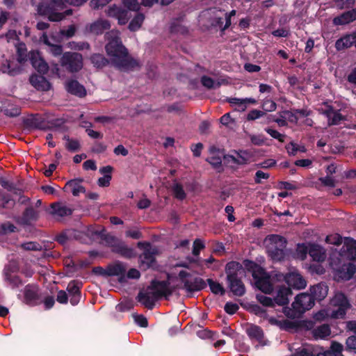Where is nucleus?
I'll use <instances>...</instances> for the list:
<instances>
[{"instance_id":"f257e3e1","label":"nucleus","mask_w":356,"mask_h":356,"mask_svg":"<svg viewBox=\"0 0 356 356\" xmlns=\"http://www.w3.org/2000/svg\"><path fill=\"white\" fill-rule=\"evenodd\" d=\"M106 51L111 63L120 70L129 71L139 66L138 62L129 56L119 37L120 32L112 30L106 33Z\"/></svg>"},{"instance_id":"f03ea898","label":"nucleus","mask_w":356,"mask_h":356,"mask_svg":"<svg viewBox=\"0 0 356 356\" xmlns=\"http://www.w3.org/2000/svg\"><path fill=\"white\" fill-rule=\"evenodd\" d=\"M175 279L170 275L167 281H152L150 286L139 293L138 301L145 307L152 309L156 300L162 297H168L174 289L181 287L179 284H175Z\"/></svg>"},{"instance_id":"7ed1b4c3","label":"nucleus","mask_w":356,"mask_h":356,"mask_svg":"<svg viewBox=\"0 0 356 356\" xmlns=\"http://www.w3.org/2000/svg\"><path fill=\"white\" fill-rule=\"evenodd\" d=\"M86 1L87 0H51L49 3H40L38 6V12L40 15L47 17L50 21L59 22L72 13L70 9L62 12L66 3L80 6Z\"/></svg>"},{"instance_id":"20e7f679","label":"nucleus","mask_w":356,"mask_h":356,"mask_svg":"<svg viewBox=\"0 0 356 356\" xmlns=\"http://www.w3.org/2000/svg\"><path fill=\"white\" fill-rule=\"evenodd\" d=\"M331 304L337 309L332 310L331 313L326 309L320 310L314 315V318L318 321H323L329 316L334 318H342L344 317L347 309L350 307L347 298L340 292L335 293L331 300Z\"/></svg>"},{"instance_id":"39448f33","label":"nucleus","mask_w":356,"mask_h":356,"mask_svg":"<svg viewBox=\"0 0 356 356\" xmlns=\"http://www.w3.org/2000/svg\"><path fill=\"white\" fill-rule=\"evenodd\" d=\"M265 245L268 256L274 261H281L285 256L286 241L279 235H270L265 239Z\"/></svg>"},{"instance_id":"423d86ee","label":"nucleus","mask_w":356,"mask_h":356,"mask_svg":"<svg viewBox=\"0 0 356 356\" xmlns=\"http://www.w3.org/2000/svg\"><path fill=\"white\" fill-rule=\"evenodd\" d=\"M238 267V264L236 262L228 263L226 266V273L227 281L232 292L237 296H242L245 292V288L241 280L237 277L235 273H232V270Z\"/></svg>"},{"instance_id":"0eeeda50","label":"nucleus","mask_w":356,"mask_h":356,"mask_svg":"<svg viewBox=\"0 0 356 356\" xmlns=\"http://www.w3.org/2000/svg\"><path fill=\"white\" fill-rule=\"evenodd\" d=\"M60 64L70 72H78L83 66L82 55L76 52H65L60 58Z\"/></svg>"},{"instance_id":"6e6552de","label":"nucleus","mask_w":356,"mask_h":356,"mask_svg":"<svg viewBox=\"0 0 356 356\" xmlns=\"http://www.w3.org/2000/svg\"><path fill=\"white\" fill-rule=\"evenodd\" d=\"M176 280L180 281L184 284L183 287L189 291H200L204 286V282L201 278L193 276L185 270L178 273Z\"/></svg>"},{"instance_id":"1a4fd4ad","label":"nucleus","mask_w":356,"mask_h":356,"mask_svg":"<svg viewBox=\"0 0 356 356\" xmlns=\"http://www.w3.org/2000/svg\"><path fill=\"white\" fill-rule=\"evenodd\" d=\"M252 277L255 281V286L260 291L266 294H270L273 287L270 280L269 275L260 267H257L252 273Z\"/></svg>"},{"instance_id":"9d476101","label":"nucleus","mask_w":356,"mask_h":356,"mask_svg":"<svg viewBox=\"0 0 356 356\" xmlns=\"http://www.w3.org/2000/svg\"><path fill=\"white\" fill-rule=\"evenodd\" d=\"M314 305V300L312 296L307 293L298 294L294 302L292 303L293 309L298 314H302L309 310Z\"/></svg>"},{"instance_id":"9b49d317","label":"nucleus","mask_w":356,"mask_h":356,"mask_svg":"<svg viewBox=\"0 0 356 356\" xmlns=\"http://www.w3.org/2000/svg\"><path fill=\"white\" fill-rule=\"evenodd\" d=\"M138 246L143 248V253L140 256V266L144 268H149L154 264V257L157 254L156 247L149 243H138Z\"/></svg>"},{"instance_id":"f8f14e48","label":"nucleus","mask_w":356,"mask_h":356,"mask_svg":"<svg viewBox=\"0 0 356 356\" xmlns=\"http://www.w3.org/2000/svg\"><path fill=\"white\" fill-rule=\"evenodd\" d=\"M106 14L108 17L115 18L120 25L126 24L130 18V15L127 10L115 4L109 6L106 10Z\"/></svg>"},{"instance_id":"ddd939ff","label":"nucleus","mask_w":356,"mask_h":356,"mask_svg":"<svg viewBox=\"0 0 356 356\" xmlns=\"http://www.w3.org/2000/svg\"><path fill=\"white\" fill-rule=\"evenodd\" d=\"M106 242L113 248V251L124 257H130L133 254V250L128 248L123 242L117 238L108 235L106 237Z\"/></svg>"},{"instance_id":"4468645a","label":"nucleus","mask_w":356,"mask_h":356,"mask_svg":"<svg viewBox=\"0 0 356 356\" xmlns=\"http://www.w3.org/2000/svg\"><path fill=\"white\" fill-rule=\"evenodd\" d=\"M225 12L220 10H209L202 13L201 15V20L203 19H209L211 20V25L213 26H218L222 30L223 29V22L225 20Z\"/></svg>"},{"instance_id":"2eb2a0df","label":"nucleus","mask_w":356,"mask_h":356,"mask_svg":"<svg viewBox=\"0 0 356 356\" xmlns=\"http://www.w3.org/2000/svg\"><path fill=\"white\" fill-rule=\"evenodd\" d=\"M305 327L308 330H312L311 333L315 340L327 339L331 334L330 327L327 324H323L313 328V323L309 321L306 323Z\"/></svg>"},{"instance_id":"dca6fc26","label":"nucleus","mask_w":356,"mask_h":356,"mask_svg":"<svg viewBox=\"0 0 356 356\" xmlns=\"http://www.w3.org/2000/svg\"><path fill=\"white\" fill-rule=\"evenodd\" d=\"M284 280L288 285L296 289H302L307 286L306 280L296 270H293L284 276Z\"/></svg>"},{"instance_id":"f3484780","label":"nucleus","mask_w":356,"mask_h":356,"mask_svg":"<svg viewBox=\"0 0 356 356\" xmlns=\"http://www.w3.org/2000/svg\"><path fill=\"white\" fill-rule=\"evenodd\" d=\"M341 254L350 260L356 258V241L346 238L341 250Z\"/></svg>"},{"instance_id":"a211bd4d","label":"nucleus","mask_w":356,"mask_h":356,"mask_svg":"<svg viewBox=\"0 0 356 356\" xmlns=\"http://www.w3.org/2000/svg\"><path fill=\"white\" fill-rule=\"evenodd\" d=\"M51 214L56 217L69 216L72 213L73 209L67 204L62 202L53 203L51 205Z\"/></svg>"},{"instance_id":"6ab92c4d","label":"nucleus","mask_w":356,"mask_h":356,"mask_svg":"<svg viewBox=\"0 0 356 356\" xmlns=\"http://www.w3.org/2000/svg\"><path fill=\"white\" fill-rule=\"evenodd\" d=\"M31 60L33 67L42 74H45L49 70L48 64L40 57L38 52H32Z\"/></svg>"},{"instance_id":"aec40b11","label":"nucleus","mask_w":356,"mask_h":356,"mask_svg":"<svg viewBox=\"0 0 356 356\" xmlns=\"http://www.w3.org/2000/svg\"><path fill=\"white\" fill-rule=\"evenodd\" d=\"M67 91L72 95L82 97L86 94L85 88L76 80L68 81L65 84Z\"/></svg>"},{"instance_id":"412c9836","label":"nucleus","mask_w":356,"mask_h":356,"mask_svg":"<svg viewBox=\"0 0 356 356\" xmlns=\"http://www.w3.org/2000/svg\"><path fill=\"white\" fill-rule=\"evenodd\" d=\"M30 82L35 88L39 90L47 91L51 88L49 82L42 76L32 75L30 77Z\"/></svg>"},{"instance_id":"4be33fe9","label":"nucleus","mask_w":356,"mask_h":356,"mask_svg":"<svg viewBox=\"0 0 356 356\" xmlns=\"http://www.w3.org/2000/svg\"><path fill=\"white\" fill-rule=\"evenodd\" d=\"M291 295V291L289 287L282 286L279 288L274 301L279 305H285L289 303V297Z\"/></svg>"},{"instance_id":"5701e85b","label":"nucleus","mask_w":356,"mask_h":356,"mask_svg":"<svg viewBox=\"0 0 356 356\" xmlns=\"http://www.w3.org/2000/svg\"><path fill=\"white\" fill-rule=\"evenodd\" d=\"M311 296L314 300H321L324 299L328 293V287L324 284H318L310 288Z\"/></svg>"},{"instance_id":"b1692460","label":"nucleus","mask_w":356,"mask_h":356,"mask_svg":"<svg viewBox=\"0 0 356 356\" xmlns=\"http://www.w3.org/2000/svg\"><path fill=\"white\" fill-rule=\"evenodd\" d=\"M309 254L314 261H323L326 257L325 249L322 246L314 243L310 244Z\"/></svg>"},{"instance_id":"393cba45","label":"nucleus","mask_w":356,"mask_h":356,"mask_svg":"<svg viewBox=\"0 0 356 356\" xmlns=\"http://www.w3.org/2000/svg\"><path fill=\"white\" fill-rule=\"evenodd\" d=\"M355 272L356 268L355 265L348 263L343 264L341 268L337 270V275L339 279L348 280L353 276Z\"/></svg>"},{"instance_id":"a878e982","label":"nucleus","mask_w":356,"mask_h":356,"mask_svg":"<svg viewBox=\"0 0 356 356\" xmlns=\"http://www.w3.org/2000/svg\"><path fill=\"white\" fill-rule=\"evenodd\" d=\"M81 179L70 180L66 183L64 190L70 189L74 196H78L86 191L84 187L81 185Z\"/></svg>"},{"instance_id":"bb28decb","label":"nucleus","mask_w":356,"mask_h":356,"mask_svg":"<svg viewBox=\"0 0 356 356\" xmlns=\"http://www.w3.org/2000/svg\"><path fill=\"white\" fill-rule=\"evenodd\" d=\"M355 19H356V9L347 11L341 14L340 16L334 17L333 23L335 25H343L348 24Z\"/></svg>"},{"instance_id":"cd10ccee","label":"nucleus","mask_w":356,"mask_h":356,"mask_svg":"<svg viewBox=\"0 0 356 356\" xmlns=\"http://www.w3.org/2000/svg\"><path fill=\"white\" fill-rule=\"evenodd\" d=\"M356 42V33L347 35L337 40L335 47L337 50H342L351 47Z\"/></svg>"},{"instance_id":"c85d7f7f","label":"nucleus","mask_w":356,"mask_h":356,"mask_svg":"<svg viewBox=\"0 0 356 356\" xmlns=\"http://www.w3.org/2000/svg\"><path fill=\"white\" fill-rule=\"evenodd\" d=\"M110 26V22L107 19H99L90 24V31L91 33L98 35L108 29Z\"/></svg>"},{"instance_id":"c756f323","label":"nucleus","mask_w":356,"mask_h":356,"mask_svg":"<svg viewBox=\"0 0 356 356\" xmlns=\"http://www.w3.org/2000/svg\"><path fill=\"white\" fill-rule=\"evenodd\" d=\"M222 156L223 154L219 149L212 147L209 149V156L207 160L213 166L217 168L221 165Z\"/></svg>"},{"instance_id":"7c9ffc66","label":"nucleus","mask_w":356,"mask_h":356,"mask_svg":"<svg viewBox=\"0 0 356 356\" xmlns=\"http://www.w3.org/2000/svg\"><path fill=\"white\" fill-rule=\"evenodd\" d=\"M316 354V350L312 345L305 344L295 349L293 356H315Z\"/></svg>"},{"instance_id":"2f4dec72","label":"nucleus","mask_w":356,"mask_h":356,"mask_svg":"<svg viewBox=\"0 0 356 356\" xmlns=\"http://www.w3.org/2000/svg\"><path fill=\"white\" fill-rule=\"evenodd\" d=\"M246 332L250 339H255L256 341L262 343L264 339V332L259 326L250 325L246 329Z\"/></svg>"},{"instance_id":"473e14b6","label":"nucleus","mask_w":356,"mask_h":356,"mask_svg":"<svg viewBox=\"0 0 356 356\" xmlns=\"http://www.w3.org/2000/svg\"><path fill=\"white\" fill-rule=\"evenodd\" d=\"M1 70L3 73L14 76L18 74L21 69L15 61L6 60V63L2 65Z\"/></svg>"},{"instance_id":"72a5a7b5","label":"nucleus","mask_w":356,"mask_h":356,"mask_svg":"<svg viewBox=\"0 0 356 356\" xmlns=\"http://www.w3.org/2000/svg\"><path fill=\"white\" fill-rule=\"evenodd\" d=\"M109 271L111 275L118 276V280L120 282L124 283L126 282V270L122 264H117L114 265L109 269Z\"/></svg>"},{"instance_id":"f704fd0d","label":"nucleus","mask_w":356,"mask_h":356,"mask_svg":"<svg viewBox=\"0 0 356 356\" xmlns=\"http://www.w3.org/2000/svg\"><path fill=\"white\" fill-rule=\"evenodd\" d=\"M43 41L49 47L48 51L54 56H57L62 54V47L56 43L51 42L46 35H43Z\"/></svg>"},{"instance_id":"c9c22d12","label":"nucleus","mask_w":356,"mask_h":356,"mask_svg":"<svg viewBox=\"0 0 356 356\" xmlns=\"http://www.w3.org/2000/svg\"><path fill=\"white\" fill-rule=\"evenodd\" d=\"M324 114L327 118L330 124H337L342 120L341 115L338 111H335L331 108L326 110Z\"/></svg>"},{"instance_id":"e433bc0d","label":"nucleus","mask_w":356,"mask_h":356,"mask_svg":"<svg viewBox=\"0 0 356 356\" xmlns=\"http://www.w3.org/2000/svg\"><path fill=\"white\" fill-rule=\"evenodd\" d=\"M144 19V15L142 13H138L130 22L129 24V29L131 31H136L138 30L141 27Z\"/></svg>"},{"instance_id":"4c0bfd02","label":"nucleus","mask_w":356,"mask_h":356,"mask_svg":"<svg viewBox=\"0 0 356 356\" xmlns=\"http://www.w3.org/2000/svg\"><path fill=\"white\" fill-rule=\"evenodd\" d=\"M4 275L6 280L13 287H18L22 284V282L19 278L17 275L10 273L8 269L5 270Z\"/></svg>"},{"instance_id":"58836bf2","label":"nucleus","mask_w":356,"mask_h":356,"mask_svg":"<svg viewBox=\"0 0 356 356\" xmlns=\"http://www.w3.org/2000/svg\"><path fill=\"white\" fill-rule=\"evenodd\" d=\"M310 244L311 243L298 245L296 248V254L301 260H304L306 258L307 253H309Z\"/></svg>"},{"instance_id":"ea45409f","label":"nucleus","mask_w":356,"mask_h":356,"mask_svg":"<svg viewBox=\"0 0 356 356\" xmlns=\"http://www.w3.org/2000/svg\"><path fill=\"white\" fill-rule=\"evenodd\" d=\"M207 281L210 289L213 293L220 295H223L225 293V289L220 283L213 281L211 279H209Z\"/></svg>"},{"instance_id":"a19ab883","label":"nucleus","mask_w":356,"mask_h":356,"mask_svg":"<svg viewBox=\"0 0 356 356\" xmlns=\"http://www.w3.org/2000/svg\"><path fill=\"white\" fill-rule=\"evenodd\" d=\"M248 153L245 152H241V153L238 154L237 157L234 156H228L227 159L229 161H233L236 164H245L248 161Z\"/></svg>"},{"instance_id":"79ce46f5","label":"nucleus","mask_w":356,"mask_h":356,"mask_svg":"<svg viewBox=\"0 0 356 356\" xmlns=\"http://www.w3.org/2000/svg\"><path fill=\"white\" fill-rule=\"evenodd\" d=\"M122 3L129 10L137 11L140 8L138 0H122Z\"/></svg>"},{"instance_id":"37998d69","label":"nucleus","mask_w":356,"mask_h":356,"mask_svg":"<svg viewBox=\"0 0 356 356\" xmlns=\"http://www.w3.org/2000/svg\"><path fill=\"white\" fill-rule=\"evenodd\" d=\"M243 100L244 99L230 98L229 99V102L232 106H236V109L238 111H244L246 109L248 105L245 102H243Z\"/></svg>"},{"instance_id":"c03bdc74","label":"nucleus","mask_w":356,"mask_h":356,"mask_svg":"<svg viewBox=\"0 0 356 356\" xmlns=\"http://www.w3.org/2000/svg\"><path fill=\"white\" fill-rule=\"evenodd\" d=\"M91 61L97 67H102L108 63V60L100 54H95L92 56Z\"/></svg>"},{"instance_id":"a18cd8bd","label":"nucleus","mask_w":356,"mask_h":356,"mask_svg":"<svg viewBox=\"0 0 356 356\" xmlns=\"http://www.w3.org/2000/svg\"><path fill=\"white\" fill-rule=\"evenodd\" d=\"M172 191L176 198L179 200H183L185 198L186 193L180 184L177 183L174 184L172 186Z\"/></svg>"},{"instance_id":"49530a36","label":"nucleus","mask_w":356,"mask_h":356,"mask_svg":"<svg viewBox=\"0 0 356 356\" xmlns=\"http://www.w3.org/2000/svg\"><path fill=\"white\" fill-rule=\"evenodd\" d=\"M256 297L257 300L264 306L272 307L274 305V300L269 297L262 294H257Z\"/></svg>"},{"instance_id":"de8ad7c7","label":"nucleus","mask_w":356,"mask_h":356,"mask_svg":"<svg viewBox=\"0 0 356 356\" xmlns=\"http://www.w3.org/2000/svg\"><path fill=\"white\" fill-rule=\"evenodd\" d=\"M65 138L66 139L65 147L68 150L74 152L79 149L80 145L78 140L66 137Z\"/></svg>"},{"instance_id":"09e8293b","label":"nucleus","mask_w":356,"mask_h":356,"mask_svg":"<svg viewBox=\"0 0 356 356\" xmlns=\"http://www.w3.org/2000/svg\"><path fill=\"white\" fill-rule=\"evenodd\" d=\"M325 241L327 243L333 245H339L342 243H343L342 238L337 234L327 236Z\"/></svg>"},{"instance_id":"8fccbe9b","label":"nucleus","mask_w":356,"mask_h":356,"mask_svg":"<svg viewBox=\"0 0 356 356\" xmlns=\"http://www.w3.org/2000/svg\"><path fill=\"white\" fill-rule=\"evenodd\" d=\"M264 114L265 113L264 111L257 109H253L248 113L246 119L248 121L255 120L264 115Z\"/></svg>"},{"instance_id":"3c124183","label":"nucleus","mask_w":356,"mask_h":356,"mask_svg":"<svg viewBox=\"0 0 356 356\" xmlns=\"http://www.w3.org/2000/svg\"><path fill=\"white\" fill-rule=\"evenodd\" d=\"M265 131L273 138H275L280 142L284 141L285 136L284 134H280L277 131L270 128H266L265 129Z\"/></svg>"},{"instance_id":"603ef678","label":"nucleus","mask_w":356,"mask_h":356,"mask_svg":"<svg viewBox=\"0 0 356 356\" xmlns=\"http://www.w3.org/2000/svg\"><path fill=\"white\" fill-rule=\"evenodd\" d=\"M204 248L203 242L200 239L195 240L193 247V254L195 256L199 255L200 250Z\"/></svg>"},{"instance_id":"864d4df0","label":"nucleus","mask_w":356,"mask_h":356,"mask_svg":"<svg viewBox=\"0 0 356 356\" xmlns=\"http://www.w3.org/2000/svg\"><path fill=\"white\" fill-rule=\"evenodd\" d=\"M330 350L333 351L336 356H342L341 351L343 350V346L341 343L333 341Z\"/></svg>"},{"instance_id":"5fc2aeb1","label":"nucleus","mask_w":356,"mask_h":356,"mask_svg":"<svg viewBox=\"0 0 356 356\" xmlns=\"http://www.w3.org/2000/svg\"><path fill=\"white\" fill-rule=\"evenodd\" d=\"M22 248L26 250H40L42 247L40 244L35 242H28L22 245Z\"/></svg>"},{"instance_id":"6e6d98bb","label":"nucleus","mask_w":356,"mask_h":356,"mask_svg":"<svg viewBox=\"0 0 356 356\" xmlns=\"http://www.w3.org/2000/svg\"><path fill=\"white\" fill-rule=\"evenodd\" d=\"M238 306L236 303L227 302L225 305V311L229 314H234L238 309Z\"/></svg>"},{"instance_id":"4d7b16f0","label":"nucleus","mask_w":356,"mask_h":356,"mask_svg":"<svg viewBox=\"0 0 356 356\" xmlns=\"http://www.w3.org/2000/svg\"><path fill=\"white\" fill-rule=\"evenodd\" d=\"M112 0H91L90 6L94 9H98L100 7H103L108 3Z\"/></svg>"},{"instance_id":"13d9d810","label":"nucleus","mask_w":356,"mask_h":356,"mask_svg":"<svg viewBox=\"0 0 356 356\" xmlns=\"http://www.w3.org/2000/svg\"><path fill=\"white\" fill-rule=\"evenodd\" d=\"M262 106L266 111H273L276 109V104L270 99L264 100Z\"/></svg>"},{"instance_id":"bf43d9fd","label":"nucleus","mask_w":356,"mask_h":356,"mask_svg":"<svg viewBox=\"0 0 356 356\" xmlns=\"http://www.w3.org/2000/svg\"><path fill=\"white\" fill-rule=\"evenodd\" d=\"M67 291L70 295H74L80 293L79 287L74 282H71L67 286Z\"/></svg>"},{"instance_id":"052dcab7","label":"nucleus","mask_w":356,"mask_h":356,"mask_svg":"<svg viewBox=\"0 0 356 356\" xmlns=\"http://www.w3.org/2000/svg\"><path fill=\"white\" fill-rule=\"evenodd\" d=\"M111 179V175H106L104 177L99 178L97 181L98 185L101 187L108 186L110 184Z\"/></svg>"},{"instance_id":"680f3d73","label":"nucleus","mask_w":356,"mask_h":356,"mask_svg":"<svg viewBox=\"0 0 356 356\" xmlns=\"http://www.w3.org/2000/svg\"><path fill=\"white\" fill-rule=\"evenodd\" d=\"M126 280L127 279H138L140 277L139 270L136 268H131L127 273H125Z\"/></svg>"},{"instance_id":"e2e57ef3","label":"nucleus","mask_w":356,"mask_h":356,"mask_svg":"<svg viewBox=\"0 0 356 356\" xmlns=\"http://www.w3.org/2000/svg\"><path fill=\"white\" fill-rule=\"evenodd\" d=\"M24 295L29 299L35 296V289L33 286L27 285L24 289Z\"/></svg>"},{"instance_id":"0e129e2a","label":"nucleus","mask_w":356,"mask_h":356,"mask_svg":"<svg viewBox=\"0 0 356 356\" xmlns=\"http://www.w3.org/2000/svg\"><path fill=\"white\" fill-rule=\"evenodd\" d=\"M286 149L289 154L294 156L298 152V145L291 142L286 146Z\"/></svg>"},{"instance_id":"69168bd1","label":"nucleus","mask_w":356,"mask_h":356,"mask_svg":"<svg viewBox=\"0 0 356 356\" xmlns=\"http://www.w3.org/2000/svg\"><path fill=\"white\" fill-rule=\"evenodd\" d=\"M134 318L136 323L140 327H145L147 326V320L145 316L142 315H136L134 316Z\"/></svg>"},{"instance_id":"338daca9","label":"nucleus","mask_w":356,"mask_h":356,"mask_svg":"<svg viewBox=\"0 0 356 356\" xmlns=\"http://www.w3.org/2000/svg\"><path fill=\"white\" fill-rule=\"evenodd\" d=\"M201 81L202 85L208 88H212L214 87V81L210 77L204 76L202 77Z\"/></svg>"},{"instance_id":"774afa93","label":"nucleus","mask_w":356,"mask_h":356,"mask_svg":"<svg viewBox=\"0 0 356 356\" xmlns=\"http://www.w3.org/2000/svg\"><path fill=\"white\" fill-rule=\"evenodd\" d=\"M346 346L348 349L356 350V337H349L346 341Z\"/></svg>"}]
</instances>
